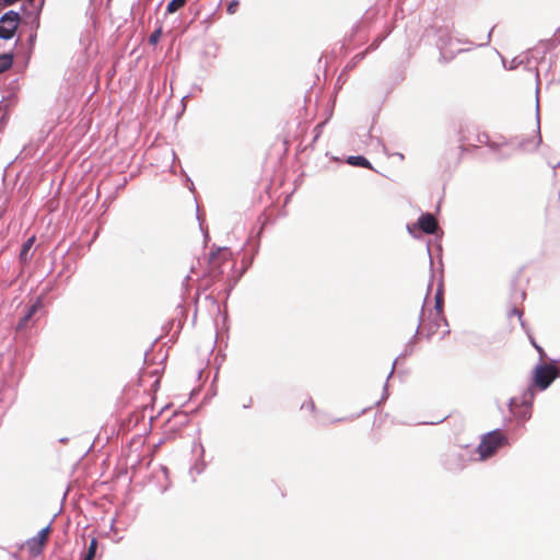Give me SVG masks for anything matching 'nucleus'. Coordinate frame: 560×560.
<instances>
[{"mask_svg": "<svg viewBox=\"0 0 560 560\" xmlns=\"http://www.w3.org/2000/svg\"><path fill=\"white\" fill-rule=\"evenodd\" d=\"M349 163L354 165V166H362V167H368V168H371V164L370 162L364 158V156H351L349 159Z\"/></svg>", "mask_w": 560, "mask_h": 560, "instance_id": "11", "label": "nucleus"}, {"mask_svg": "<svg viewBox=\"0 0 560 560\" xmlns=\"http://www.w3.org/2000/svg\"><path fill=\"white\" fill-rule=\"evenodd\" d=\"M240 1L238 0H232L228 4L226 12L229 14H235L238 10Z\"/></svg>", "mask_w": 560, "mask_h": 560, "instance_id": "16", "label": "nucleus"}, {"mask_svg": "<svg viewBox=\"0 0 560 560\" xmlns=\"http://www.w3.org/2000/svg\"><path fill=\"white\" fill-rule=\"evenodd\" d=\"M417 332L419 336L430 339L435 335L444 337L450 330L444 315H441L439 311H430L427 316H423Z\"/></svg>", "mask_w": 560, "mask_h": 560, "instance_id": "1", "label": "nucleus"}, {"mask_svg": "<svg viewBox=\"0 0 560 560\" xmlns=\"http://www.w3.org/2000/svg\"><path fill=\"white\" fill-rule=\"evenodd\" d=\"M35 242V237L32 236L30 237L22 246V249H21V253H20V258L22 260H26L27 259V254L30 252V249L32 248L33 244Z\"/></svg>", "mask_w": 560, "mask_h": 560, "instance_id": "12", "label": "nucleus"}, {"mask_svg": "<svg viewBox=\"0 0 560 560\" xmlns=\"http://www.w3.org/2000/svg\"><path fill=\"white\" fill-rule=\"evenodd\" d=\"M558 375L559 370L556 365L540 364L534 371V383L540 389H546Z\"/></svg>", "mask_w": 560, "mask_h": 560, "instance_id": "4", "label": "nucleus"}, {"mask_svg": "<svg viewBox=\"0 0 560 560\" xmlns=\"http://www.w3.org/2000/svg\"><path fill=\"white\" fill-rule=\"evenodd\" d=\"M12 66V58L9 55L0 57V73L4 72Z\"/></svg>", "mask_w": 560, "mask_h": 560, "instance_id": "13", "label": "nucleus"}, {"mask_svg": "<svg viewBox=\"0 0 560 560\" xmlns=\"http://www.w3.org/2000/svg\"><path fill=\"white\" fill-rule=\"evenodd\" d=\"M50 534V527L46 526L38 534L26 542L27 549L33 557L40 555Z\"/></svg>", "mask_w": 560, "mask_h": 560, "instance_id": "6", "label": "nucleus"}, {"mask_svg": "<svg viewBox=\"0 0 560 560\" xmlns=\"http://www.w3.org/2000/svg\"><path fill=\"white\" fill-rule=\"evenodd\" d=\"M508 443L506 436L499 430L491 431L482 436L477 452L480 459L485 460L493 456L497 451Z\"/></svg>", "mask_w": 560, "mask_h": 560, "instance_id": "2", "label": "nucleus"}, {"mask_svg": "<svg viewBox=\"0 0 560 560\" xmlns=\"http://www.w3.org/2000/svg\"><path fill=\"white\" fill-rule=\"evenodd\" d=\"M42 307V302L38 299L33 305L30 306L26 314L20 319L16 329H23L27 322L36 314V312Z\"/></svg>", "mask_w": 560, "mask_h": 560, "instance_id": "8", "label": "nucleus"}, {"mask_svg": "<svg viewBox=\"0 0 560 560\" xmlns=\"http://www.w3.org/2000/svg\"><path fill=\"white\" fill-rule=\"evenodd\" d=\"M419 228L427 234H433L438 230V221L431 213L422 214L418 220Z\"/></svg>", "mask_w": 560, "mask_h": 560, "instance_id": "7", "label": "nucleus"}, {"mask_svg": "<svg viewBox=\"0 0 560 560\" xmlns=\"http://www.w3.org/2000/svg\"><path fill=\"white\" fill-rule=\"evenodd\" d=\"M512 313H513V314H515V315H517V316H520V315H521V313H520V311H518L517 308H513V310H512Z\"/></svg>", "mask_w": 560, "mask_h": 560, "instance_id": "19", "label": "nucleus"}, {"mask_svg": "<svg viewBox=\"0 0 560 560\" xmlns=\"http://www.w3.org/2000/svg\"><path fill=\"white\" fill-rule=\"evenodd\" d=\"M443 303H444V300H443L442 292L439 291L435 294V306H434L433 311H439V313L441 315H443Z\"/></svg>", "mask_w": 560, "mask_h": 560, "instance_id": "14", "label": "nucleus"}, {"mask_svg": "<svg viewBox=\"0 0 560 560\" xmlns=\"http://www.w3.org/2000/svg\"><path fill=\"white\" fill-rule=\"evenodd\" d=\"M2 1H3V3H4L5 5H12V4H14L15 2H18L19 0H2Z\"/></svg>", "mask_w": 560, "mask_h": 560, "instance_id": "18", "label": "nucleus"}, {"mask_svg": "<svg viewBox=\"0 0 560 560\" xmlns=\"http://www.w3.org/2000/svg\"><path fill=\"white\" fill-rule=\"evenodd\" d=\"M230 253L226 249L220 248L212 252L208 257L207 270L205 280L207 284L219 280L223 273L222 266L229 261Z\"/></svg>", "mask_w": 560, "mask_h": 560, "instance_id": "3", "label": "nucleus"}, {"mask_svg": "<svg viewBox=\"0 0 560 560\" xmlns=\"http://www.w3.org/2000/svg\"><path fill=\"white\" fill-rule=\"evenodd\" d=\"M533 345H534V346H535V348L539 351V353H542V352H544V351H542V349H541L539 346H537L535 342H533Z\"/></svg>", "mask_w": 560, "mask_h": 560, "instance_id": "20", "label": "nucleus"}, {"mask_svg": "<svg viewBox=\"0 0 560 560\" xmlns=\"http://www.w3.org/2000/svg\"><path fill=\"white\" fill-rule=\"evenodd\" d=\"M187 0H172L168 2L167 7H166V12L167 13H175L176 11H178L179 9H182L185 3H186Z\"/></svg>", "mask_w": 560, "mask_h": 560, "instance_id": "10", "label": "nucleus"}, {"mask_svg": "<svg viewBox=\"0 0 560 560\" xmlns=\"http://www.w3.org/2000/svg\"><path fill=\"white\" fill-rule=\"evenodd\" d=\"M20 22L18 12L9 11L0 19V38L10 39L14 36Z\"/></svg>", "mask_w": 560, "mask_h": 560, "instance_id": "5", "label": "nucleus"}, {"mask_svg": "<svg viewBox=\"0 0 560 560\" xmlns=\"http://www.w3.org/2000/svg\"><path fill=\"white\" fill-rule=\"evenodd\" d=\"M302 408H307L311 412L315 410V404L312 399H307L305 402H303Z\"/></svg>", "mask_w": 560, "mask_h": 560, "instance_id": "17", "label": "nucleus"}, {"mask_svg": "<svg viewBox=\"0 0 560 560\" xmlns=\"http://www.w3.org/2000/svg\"><path fill=\"white\" fill-rule=\"evenodd\" d=\"M96 550H97V540H96V538H92L90 546L88 548V551L84 555L83 560H93L95 558Z\"/></svg>", "mask_w": 560, "mask_h": 560, "instance_id": "9", "label": "nucleus"}, {"mask_svg": "<svg viewBox=\"0 0 560 560\" xmlns=\"http://www.w3.org/2000/svg\"><path fill=\"white\" fill-rule=\"evenodd\" d=\"M161 36H162V28H161V27H159L158 30H155V31L150 35V37H149V43H150L151 45H156V44L159 43V40H160Z\"/></svg>", "mask_w": 560, "mask_h": 560, "instance_id": "15", "label": "nucleus"}]
</instances>
